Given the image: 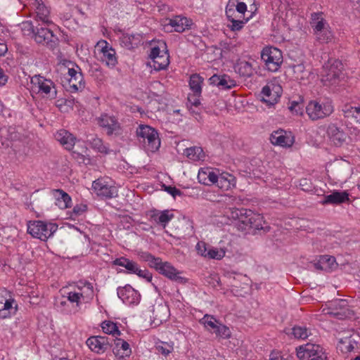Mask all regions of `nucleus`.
Listing matches in <instances>:
<instances>
[{"label": "nucleus", "instance_id": "obj_42", "mask_svg": "<svg viewBox=\"0 0 360 360\" xmlns=\"http://www.w3.org/2000/svg\"><path fill=\"white\" fill-rule=\"evenodd\" d=\"M186 155L191 160L198 161L204 158L202 149L200 147H191L185 150Z\"/></svg>", "mask_w": 360, "mask_h": 360}, {"label": "nucleus", "instance_id": "obj_33", "mask_svg": "<svg viewBox=\"0 0 360 360\" xmlns=\"http://www.w3.org/2000/svg\"><path fill=\"white\" fill-rule=\"evenodd\" d=\"M306 111L309 118L312 120H317L323 118V112L321 104L316 101H310L306 107Z\"/></svg>", "mask_w": 360, "mask_h": 360}, {"label": "nucleus", "instance_id": "obj_36", "mask_svg": "<svg viewBox=\"0 0 360 360\" xmlns=\"http://www.w3.org/2000/svg\"><path fill=\"white\" fill-rule=\"evenodd\" d=\"M34 5L36 6L37 19L46 24L50 23L49 10L48 8L43 3H39L37 0H34Z\"/></svg>", "mask_w": 360, "mask_h": 360}, {"label": "nucleus", "instance_id": "obj_15", "mask_svg": "<svg viewBox=\"0 0 360 360\" xmlns=\"http://www.w3.org/2000/svg\"><path fill=\"white\" fill-rule=\"evenodd\" d=\"M155 269L160 274L178 283L183 284L187 282V279L186 278L180 276L181 272L169 262H163L162 259H160V264L156 266Z\"/></svg>", "mask_w": 360, "mask_h": 360}, {"label": "nucleus", "instance_id": "obj_16", "mask_svg": "<svg viewBox=\"0 0 360 360\" xmlns=\"http://www.w3.org/2000/svg\"><path fill=\"white\" fill-rule=\"evenodd\" d=\"M270 141L273 145L289 148L293 145L295 139L290 132L279 129L271 133Z\"/></svg>", "mask_w": 360, "mask_h": 360}, {"label": "nucleus", "instance_id": "obj_50", "mask_svg": "<svg viewBox=\"0 0 360 360\" xmlns=\"http://www.w3.org/2000/svg\"><path fill=\"white\" fill-rule=\"evenodd\" d=\"M55 305L58 310L62 313L69 314L70 312L68 301L65 298H63V294L62 297L56 301Z\"/></svg>", "mask_w": 360, "mask_h": 360}, {"label": "nucleus", "instance_id": "obj_64", "mask_svg": "<svg viewBox=\"0 0 360 360\" xmlns=\"http://www.w3.org/2000/svg\"><path fill=\"white\" fill-rule=\"evenodd\" d=\"M323 13H313L311 15V24L313 25L314 24H316L318 20H320L321 19H323Z\"/></svg>", "mask_w": 360, "mask_h": 360}, {"label": "nucleus", "instance_id": "obj_21", "mask_svg": "<svg viewBox=\"0 0 360 360\" xmlns=\"http://www.w3.org/2000/svg\"><path fill=\"white\" fill-rule=\"evenodd\" d=\"M209 84L212 86L218 87L221 89H229L236 86V82L227 75H214L208 79Z\"/></svg>", "mask_w": 360, "mask_h": 360}, {"label": "nucleus", "instance_id": "obj_12", "mask_svg": "<svg viewBox=\"0 0 360 360\" xmlns=\"http://www.w3.org/2000/svg\"><path fill=\"white\" fill-rule=\"evenodd\" d=\"M18 304L6 290L0 291V319H7L14 315Z\"/></svg>", "mask_w": 360, "mask_h": 360}, {"label": "nucleus", "instance_id": "obj_43", "mask_svg": "<svg viewBox=\"0 0 360 360\" xmlns=\"http://www.w3.org/2000/svg\"><path fill=\"white\" fill-rule=\"evenodd\" d=\"M236 68L238 72L243 77H250L252 75L254 72L252 64L247 61H241L238 63Z\"/></svg>", "mask_w": 360, "mask_h": 360}, {"label": "nucleus", "instance_id": "obj_61", "mask_svg": "<svg viewBox=\"0 0 360 360\" xmlns=\"http://www.w3.org/2000/svg\"><path fill=\"white\" fill-rule=\"evenodd\" d=\"M172 347L167 345V347H164L163 345H159L157 347V349L162 354L167 356L172 351Z\"/></svg>", "mask_w": 360, "mask_h": 360}, {"label": "nucleus", "instance_id": "obj_59", "mask_svg": "<svg viewBox=\"0 0 360 360\" xmlns=\"http://www.w3.org/2000/svg\"><path fill=\"white\" fill-rule=\"evenodd\" d=\"M168 193H169L173 198H176V196H182L183 193L178 188L174 186H165V189Z\"/></svg>", "mask_w": 360, "mask_h": 360}, {"label": "nucleus", "instance_id": "obj_23", "mask_svg": "<svg viewBox=\"0 0 360 360\" xmlns=\"http://www.w3.org/2000/svg\"><path fill=\"white\" fill-rule=\"evenodd\" d=\"M54 137L66 150H71L75 144V136L68 131L62 129L56 131Z\"/></svg>", "mask_w": 360, "mask_h": 360}, {"label": "nucleus", "instance_id": "obj_51", "mask_svg": "<svg viewBox=\"0 0 360 360\" xmlns=\"http://www.w3.org/2000/svg\"><path fill=\"white\" fill-rule=\"evenodd\" d=\"M314 34L316 37V39L321 43H328L333 38L331 32L327 28L323 30V32H319Z\"/></svg>", "mask_w": 360, "mask_h": 360}, {"label": "nucleus", "instance_id": "obj_7", "mask_svg": "<svg viewBox=\"0 0 360 360\" xmlns=\"http://www.w3.org/2000/svg\"><path fill=\"white\" fill-rule=\"evenodd\" d=\"M297 356L300 360H327L323 348L309 342L297 349Z\"/></svg>", "mask_w": 360, "mask_h": 360}, {"label": "nucleus", "instance_id": "obj_49", "mask_svg": "<svg viewBox=\"0 0 360 360\" xmlns=\"http://www.w3.org/2000/svg\"><path fill=\"white\" fill-rule=\"evenodd\" d=\"M215 335L218 338L228 339L231 337V332L229 327L221 323V324L218 326Z\"/></svg>", "mask_w": 360, "mask_h": 360}, {"label": "nucleus", "instance_id": "obj_17", "mask_svg": "<svg viewBox=\"0 0 360 360\" xmlns=\"http://www.w3.org/2000/svg\"><path fill=\"white\" fill-rule=\"evenodd\" d=\"M117 296L127 304H137L141 299V295L137 290L130 285L117 288Z\"/></svg>", "mask_w": 360, "mask_h": 360}, {"label": "nucleus", "instance_id": "obj_57", "mask_svg": "<svg viewBox=\"0 0 360 360\" xmlns=\"http://www.w3.org/2000/svg\"><path fill=\"white\" fill-rule=\"evenodd\" d=\"M326 20L324 19H321L320 20H318V22H316V24L311 25L314 29V34L319 32H323V30L326 29Z\"/></svg>", "mask_w": 360, "mask_h": 360}, {"label": "nucleus", "instance_id": "obj_54", "mask_svg": "<svg viewBox=\"0 0 360 360\" xmlns=\"http://www.w3.org/2000/svg\"><path fill=\"white\" fill-rule=\"evenodd\" d=\"M196 250L198 255L206 257L208 252V246L205 242L200 241L196 245Z\"/></svg>", "mask_w": 360, "mask_h": 360}, {"label": "nucleus", "instance_id": "obj_11", "mask_svg": "<svg viewBox=\"0 0 360 360\" xmlns=\"http://www.w3.org/2000/svg\"><path fill=\"white\" fill-rule=\"evenodd\" d=\"M30 27L34 35V40L38 44L46 45L49 49L53 50L58 45V39L53 34V32L47 28H37V32L34 31L31 24H27Z\"/></svg>", "mask_w": 360, "mask_h": 360}, {"label": "nucleus", "instance_id": "obj_18", "mask_svg": "<svg viewBox=\"0 0 360 360\" xmlns=\"http://www.w3.org/2000/svg\"><path fill=\"white\" fill-rule=\"evenodd\" d=\"M92 188L98 195L106 198H112L117 195L116 188L109 185L104 179H98L93 181Z\"/></svg>", "mask_w": 360, "mask_h": 360}, {"label": "nucleus", "instance_id": "obj_39", "mask_svg": "<svg viewBox=\"0 0 360 360\" xmlns=\"http://www.w3.org/2000/svg\"><path fill=\"white\" fill-rule=\"evenodd\" d=\"M356 345V341L353 340L351 337H347L340 339L338 347L342 353H349L354 350Z\"/></svg>", "mask_w": 360, "mask_h": 360}, {"label": "nucleus", "instance_id": "obj_19", "mask_svg": "<svg viewBox=\"0 0 360 360\" xmlns=\"http://www.w3.org/2000/svg\"><path fill=\"white\" fill-rule=\"evenodd\" d=\"M86 345L94 352L103 354L108 349L110 345L105 336H91L86 340Z\"/></svg>", "mask_w": 360, "mask_h": 360}, {"label": "nucleus", "instance_id": "obj_35", "mask_svg": "<svg viewBox=\"0 0 360 360\" xmlns=\"http://www.w3.org/2000/svg\"><path fill=\"white\" fill-rule=\"evenodd\" d=\"M61 293L63 295V298H65L68 302L72 304H75L76 307L78 309L80 308L82 302L85 301V296H84L82 292H66L63 290L61 291Z\"/></svg>", "mask_w": 360, "mask_h": 360}, {"label": "nucleus", "instance_id": "obj_38", "mask_svg": "<svg viewBox=\"0 0 360 360\" xmlns=\"http://www.w3.org/2000/svg\"><path fill=\"white\" fill-rule=\"evenodd\" d=\"M115 347L113 348V352L116 355H119L120 348L123 350V353L121 354L120 357H123L124 355L129 356L131 354V349L129 347V345L127 342L124 341L122 339L117 338L114 340Z\"/></svg>", "mask_w": 360, "mask_h": 360}, {"label": "nucleus", "instance_id": "obj_22", "mask_svg": "<svg viewBox=\"0 0 360 360\" xmlns=\"http://www.w3.org/2000/svg\"><path fill=\"white\" fill-rule=\"evenodd\" d=\"M201 92L192 91L188 94L186 105L191 113L198 115L202 109Z\"/></svg>", "mask_w": 360, "mask_h": 360}, {"label": "nucleus", "instance_id": "obj_63", "mask_svg": "<svg viewBox=\"0 0 360 360\" xmlns=\"http://www.w3.org/2000/svg\"><path fill=\"white\" fill-rule=\"evenodd\" d=\"M84 288L87 290L86 298L91 300L94 297V287L91 283L87 282L84 285Z\"/></svg>", "mask_w": 360, "mask_h": 360}, {"label": "nucleus", "instance_id": "obj_27", "mask_svg": "<svg viewBox=\"0 0 360 360\" xmlns=\"http://www.w3.org/2000/svg\"><path fill=\"white\" fill-rule=\"evenodd\" d=\"M168 20L169 22L165 25V29L169 30L171 27L175 32H182L190 27L188 20L184 17L177 15Z\"/></svg>", "mask_w": 360, "mask_h": 360}, {"label": "nucleus", "instance_id": "obj_58", "mask_svg": "<svg viewBox=\"0 0 360 360\" xmlns=\"http://www.w3.org/2000/svg\"><path fill=\"white\" fill-rule=\"evenodd\" d=\"M230 22H231V25L230 27L231 28V30L233 31L240 30L245 24V22L243 20L236 18Z\"/></svg>", "mask_w": 360, "mask_h": 360}, {"label": "nucleus", "instance_id": "obj_14", "mask_svg": "<svg viewBox=\"0 0 360 360\" xmlns=\"http://www.w3.org/2000/svg\"><path fill=\"white\" fill-rule=\"evenodd\" d=\"M198 179L200 183L205 185L216 184L221 188H228L229 184L224 185L223 184V177L219 176L211 169L207 168L205 169H200L198 174Z\"/></svg>", "mask_w": 360, "mask_h": 360}, {"label": "nucleus", "instance_id": "obj_10", "mask_svg": "<svg viewBox=\"0 0 360 360\" xmlns=\"http://www.w3.org/2000/svg\"><path fill=\"white\" fill-rule=\"evenodd\" d=\"M112 264L124 267L127 274H136L148 282L152 280L153 276L151 273L146 269H141L139 265L136 262L127 257H121L117 258L112 262Z\"/></svg>", "mask_w": 360, "mask_h": 360}, {"label": "nucleus", "instance_id": "obj_28", "mask_svg": "<svg viewBox=\"0 0 360 360\" xmlns=\"http://www.w3.org/2000/svg\"><path fill=\"white\" fill-rule=\"evenodd\" d=\"M349 200V193L347 191H335L333 192L331 194L326 195L324 197V200L322 203L325 204H341Z\"/></svg>", "mask_w": 360, "mask_h": 360}, {"label": "nucleus", "instance_id": "obj_60", "mask_svg": "<svg viewBox=\"0 0 360 360\" xmlns=\"http://www.w3.org/2000/svg\"><path fill=\"white\" fill-rule=\"evenodd\" d=\"M235 10L240 15L239 18L242 17V15L247 11V6L244 2H238L235 5Z\"/></svg>", "mask_w": 360, "mask_h": 360}, {"label": "nucleus", "instance_id": "obj_34", "mask_svg": "<svg viewBox=\"0 0 360 360\" xmlns=\"http://www.w3.org/2000/svg\"><path fill=\"white\" fill-rule=\"evenodd\" d=\"M86 141L91 148L96 151L103 154L108 153V148L103 144L102 139L96 135L88 136Z\"/></svg>", "mask_w": 360, "mask_h": 360}, {"label": "nucleus", "instance_id": "obj_30", "mask_svg": "<svg viewBox=\"0 0 360 360\" xmlns=\"http://www.w3.org/2000/svg\"><path fill=\"white\" fill-rule=\"evenodd\" d=\"M142 36L140 34H124L121 44L128 49H133L141 44Z\"/></svg>", "mask_w": 360, "mask_h": 360}, {"label": "nucleus", "instance_id": "obj_62", "mask_svg": "<svg viewBox=\"0 0 360 360\" xmlns=\"http://www.w3.org/2000/svg\"><path fill=\"white\" fill-rule=\"evenodd\" d=\"M51 91H30L33 99H37L39 96L43 98L48 97Z\"/></svg>", "mask_w": 360, "mask_h": 360}, {"label": "nucleus", "instance_id": "obj_24", "mask_svg": "<svg viewBox=\"0 0 360 360\" xmlns=\"http://www.w3.org/2000/svg\"><path fill=\"white\" fill-rule=\"evenodd\" d=\"M327 134L330 141L336 146H341L347 138L346 134L333 124L328 127Z\"/></svg>", "mask_w": 360, "mask_h": 360}, {"label": "nucleus", "instance_id": "obj_52", "mask_svg": "<svg viewBox=\"0 0 360 360\" xmlns=\"http://www.w3.org/2000/svg\"><path fill=\"white\" fill-rule=\"evenodd\" d=\"M226 15L229 21L236 19L238 16L236 15L235 4L233 2H229L226 8Z\"/></svg>", "mask_w": 360, "mask_h": 360}, {"label": "nucleus", "instance_id": "obj_29", "mask_svg": "<svg viewBox=\"0 0 360 360\" xmlns=\"http://www.w3.org/2000/svg\"><path fill=\"white\" fill-rule=\"evenodd\" d=\"M31 84L32 89H38V90H51L52 88L56 89L54 83L49 79L41 75H34L31 78Z\"/></svg>", "mask_w": 360, "mask_h": 360}, {"label": "nucleus", "instance_id": "obj_2", "mask_svg": "<svg viewBox=\"0 0 360 360\" xmlns=\"http://www.w3.org/2000/svg\"><path fill=\"white\" fill-rule=\"evenodd\" d=\"M236 216L239 218L238 229L242 231H251L253 234H265L268 233L271 227L264 217L251 210H238Z\"/></svg>", "mask_w": 360, "mask_h": 360}, {"label": "nucleus", "instance_id": "obj_3", "mask_svg": "<svg viewBox=\"0 0 360 360\" xmlns=\"http://www.w3.org/2000/svg\"><path fill=\"white\" fill-rule=\"evenodd\" d=\"M136 137L139 143L147 152L154 153L160 146V139L157 131L148 125L141 124L136 129Z\"/></svg>", "mask_w": 360, "mask_h": 360}, {"label": "nucleus", "instance_id": "obj_31", "mask_svg": "<svg viewBox=\"0 0 360 360\" xmlns=\"http://www.w3.org/2000/svg\"><path fill=\"white\" fill-rule=\"evenodd\" d=\"M68 76L70 77L68 79L69 86L73 90H79L84 87L83 76L80 72H77L74 68H69Z\"/></svg>", "mask_w": 360, "mask_h": 360}, {"label": "nucleus", "instance_id": "obj_9", "mask_svg": "<svg viewBox=\"0 0 360 360\" xmlns=\"http://www.w3.org/2000/svg\"><path fill=\"white\" fill-rule=\"evenodd\" d=\"M262 60L266 68L271 72L278 70L283 62L281 51L275 47H266L261 53Z\"/></svg>", "mask_w": 360, "mask_h": 360}, {"label": "nucleus", "instance_id": "obj_6", "mask_svg": "<svg viewBox=\"0 0 360 360\" xmlns=\"http://www.w3.org/2000/svg\"><path fill=\"white\" fill-rule=\"evenodd\" d=\"M326 306L327 308L323 309V311L326 310L325 313L340 320L352 318L354 314L353 311L349 309L348 302L346 300H334L328 302Z\"/></svg>", "mask_w": 360, "mask_h": 360}, {"label": "nucleus", "instance_id": "obj_26", "mask_svg": "<svg viewBox=\"0 0 360 360\" xmlns=\"http://www.w3.org/2000/svg\"><path fill=\"white\" fill-rule=\"evenodd\" d=\"M52 195L55 198V204L60 209L64 210L70 207L72 199L71 197L62 189H53Z\"/></svg>", "mask_w": 360, "mask_h": 360}, {"label": "nucleus", "instance_id": "obj_53", "mask_svg": "<svg viewBox=\"0 0 360 360\" xmlns=\"http://www.w3.org/2000/svg\"><path fill=\"white\" fill-rule=\"evenodd\" d=\"M320 262L324 264L327 269H330L335 262V258L333 256L322 255L320 257Z\"/></svg>", "mask_w": 360, "mask_h": 360}, {"label": "nucleus", "instance_id": "obj_8", "mask_svg": "<svg viewBox=\"0 0 360 360\" xmlns=\"http://www.w3.org/2000/svg\"><path fill=\"white\" fill-rule=\"evenodd\" d=\"M97 124L106 133L108 136H120L122 129L117 117L108 113H102L96 118Z\"/></svg>", "mask_w": 360, "mask_h": 360}, {"label": "nucleus", "instance_id": "obj_5", "mask_svg": "<svg viewBox=\"0 0 360 360\" xmlns=\"http://www.w3.org/2000/svg\"><path fill=\"white\" fill-rule=\"evenodd\" d=\"M58 229L53 223H46L42 221H30L27 223V233L33 238L46 241Z\"/></svg>", "mask_w": 360, "mask_h": 360}, {"label": "nucleus", "instance_id": "obj_37", "mask_svg": "<svg viewBox=\"0 0 360 360\" xmlns=\"http://www.w3.org/2000/svg\"><path fill=\"white\" fill-rule=\"evenodd\" d=\"M200 323L202 324L208 330L216 333L218 326L221 322L217 320L213 316L205 314L203 318L200 320Z\"/></svg>", "mask_w": 360, "mask_h": 360}, {"label": "nucleus", "instance_id": "obj_44", "mask_svg": "<svg viewBox=\"0 0 360 360\" xmlns=\"http://www.w3.org/2000/svg\"><path fill=\"white\" fill-rule=\"evenodd\" d=\"M342 112L345 117H353L356 120L360 116V108L345 105L342 108Z\"/></svg>", "mask_w": 360, "mask_h": 360}, {"label": "nucleus", "instance_id": "obj_41", "mask_svg": "<svg viewBox=\"0 0 360 360\" xmlns=\"http://www.w3.org/2000/svg\"><path fill=\"white\" fill-rule=\"evenodd\" d=\"M284 84V82L280 77H276L269 79L262 90H282L285 88Z\"/></svg>", "mask_w": 360, "mask_h": 360}, {"label": "nucleus", "instance_id": "obj_55", "mask_svg": "<svg viewBox=\"0 0 360 360\" xmlns=\"http://www.w3.org/2000/svg\"><path fill=\"white\" fill-rule=\"evenodd\" d=\"M321 108L323 112V117L330 115L333 112V105L330 101H327L321 103Z\"/></svg>", "mask_w": 360, "mask_h": 360}, {"label": "nucleus", "instance_id": "obj_1", "mask_svg": "<svg viewBox=\"0 0 360 360\" xmlns=\"http://www.w3.org/2000/svg\"><path fill=\"white\" fill-rule=\"evenodd\" d=\"M30 132L22 128L15 127H5L1 130V142L6 148H11L16 159L19 160L25 155L27 145L30 140Z\"/></svg>", "mask_w": 360, "mask_h": 360}, {"label": "nucleus", "instance_id": "obj_45", "mask_svg": "<svg viewBox=\"0 0 360 360\" xmlns=\"http://www.w3.org/2000/svg\"><path fill=\"white\" fill-rule=\"evenodd\" d=\"M203 77L198 74H193L190 76L189 86L191 90H202Z\"/></svg>", "mask_w": 360, "mask_h": 360}, {"label": "nucleus", "instance_id": "obj_47", "mask_svg": "<svg viewBox=\"0 0 360 360\" xmlns=\"http://www.w3.org/2000/svg\"><path fill=\"white\" fill-rule=\"evenodd\" d=\"M225 255V252L223 250H219L211 246H208V252L207 253V258L214 259H221Z\"/></svg>", "mask_w": 360, "mask_h": 360}, {"label": "nucleus", "instance_id": "obj_40", "mask_svg": "<svg viewBox=\"0 0 360 360\" xmlns=\"http://www.w3.org/2000/svg\"><path fill=\"white\" fill-rule=\"evenodd\" d=\"M101 328L103 331L106 334H110L116 337L121 335V332L119 330L117 323L111 321H104L101 323Z\"/></svg>", "mask_w": 360, "mask_h": 360}, {"label": "nucleus", "instance_id": "obj_46", "mask_svg": "<svg viewBox=\"0 0 360 360\" xmlns=\"http://www.w3.org/2000/svg\"><path fill=\"white\" fill-rule=\"evenodd\" d=\"M140 257L143 261L147 262L148 265L154 269H155L156 266L160 264V261L161 259L160 257H155L149 252H142L140 255Z\"/></svg>", "mask_w": 360, "mask_h": 360}, {"label": "nucleus", "instance_id": "obj_56", "mask_svg": "<svg viewBox=\"0 0 360 360\" xmlns=\"http://www.w3.org/2000/svg\"><path fill=\"white\" fill-rule=\"evenodd\" d=\"M87 210V206L84 204L76 205L72 210L74 217H77L84 213Z\"/></svg>", "mask_w": 360, "mask_h": 360}, {"label": "nucleus", "instance_id": "obj_32", "mask_svg": "<svg viewBox=\"0 0 360 360\" xmlns=\"http://www.w3.org/2000/svg\"><path fill=\"white\" fill-rule=\"evenodd\" d=\"M256 96L259 101L271 106L278 102L281 94H278V91H259Z\"/></svg>", "mask_w": 360, "mask_h": 360}, {"label": "nucleus", "instance_id": "obj_48", "mask_svg": "<svg viewBox=\"0 0 360 360\" xmlns=\"http://www.w3.org/2000/svg\"><path fill=\"white\" fill-rule=\"evenodd\" d=\"M292 334L297 339H305L309 336L308 330L305 327L295 326L292 329Z\"/></svg>", "mask_w": 360, "mask_h": 360}, {"label": "nucleus", "instance_id": "obj_4", "mask_svg": "<svg viewBox=\"0 0 360 360\" xmlns=\"http://www.w3.org/2000/svg\"><path fill=\"white\" fill-rule=\"evenodd\" d=\"M343 70L344 65L340 60L334 58L328 59L323 66L321 82L327 87L337 84Z\"/></svg>", "mask_w": 360, "mask_h": 360}, {"label": "nucleus", "instance_id": "obj_25", "mask_svg": "<svg viewBox=\"0 0 360 360\" xmlns=\"http://www.w3.org/2000/svg\"><path fill=\"white\" fill-rule=\"evenodd\" d=\"M174 217L171 211L165 210L163 211L153 210L151 211L150 220L157 224L165 228L167 224Z\"/></svg>", "mask_w": 360, "mask_h": 360}, {"label": "nucleus", "instance_id": "obj_13", "mask_svg": "<svg viewBox=\"0 0 360 360\" xmlns=\"http://www.w3.org/2000/svg\"><path fill=\"white\" fill-rule=\"evenodd\" d=\"M169 53L167 50H160L159 46L151 49L150 58L152 61L150 63L155 70L165 69L169 63Z\"/></svg>", "mask_w": 360, "mask_h": 360}, {"label": "nucleus", "instance_id": "obj_20", "mask_svg": "<svg viewBox=\"0 0 360 360\" xmlns=\"http://www.w3.org/2000/svg\"><path fill=\"white\" fill-rule=\"evenodd\" d=\"M98 46L101 48V61L105 63L108 67L114 68L117 63L115 50L110 46L107 41L104 40L98 42Z\"/></svg>", "mask_w": 360, "mask_h": 360}]
</instances>
